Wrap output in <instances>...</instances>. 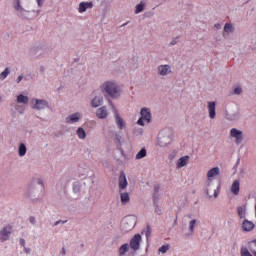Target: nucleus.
Here are the masks:
<instances>
[{
	"instance_id": "38",
	"label": "nucleus",
	"mask_w": 256,
	"mask_h": 256,
	"mask_svg": "<svg viewBox=\"0 0 256 256\" xmlns=\"http://www.w3.org/2000/svg\"><path fill=\"white\" fill-rule=\"evenodd\" d=\"M143 9H144L143 3L137 4L135 13L139 14V13H141V11H143Z\"/></svg>"
},
{
	"instance_id": "52",
	"label": "nucleus",
	"mask_w": 256,
	"mask_h": 256,
	"mask_svg": "<svg viewBox=\"0 0 256 256\" xmlns=\"http://www.w3.org/2000/svg\"><path fill=\"white\" fill-rule=\"evenodd\" d=\"M21 243L24 245V244H25V240L22 239V240H21Z\"/></svg>"
},
{
	"instance_id": "55",
	"label": "nucleus",
	"mask_w": 256,
	"mask_h": 256,
	"mask_svg": "<svg viewBox=\"0 0 256 256\" xmlns=\"http://www.w3.org/2000/svg\"><path fill=\"white\" fill-rule=\"evenodd\" d=\"M188 218L191 219V215H188Z\"/></svg>"
},
{
	"instance_id": "22",
	"label": "nucleus",
	"mask_w": 256,
	"mask_h": 256,
	"mask_svg": "<svg viewBox=\"0 0 256 256\" xmlns=\"http://www.w3.org/2000/svg\"><path fill=\"white\" fill-rule=\"evenodd\" d=\"M188 163H189V156H183L178 159V161L176 163V167H177V169H181L183 167H186V165H188Z\"/></svg>"
},
{
	"instance_id": "25",
	"label": "nucleus",
	"mask_w": 256,
	"mask_h": 256,
	"mask_svg": "<svg viewBox=\"0 0 256 256\" xmlns=\"http://www.w3.org/2000/svg\"><path fill=\"white\" fill-rule=\"evenodd\" d=\"M240 182L239 180H234L232 185L230 186V191L233 195H239Z\"/></svg>"
},
{
	"instance_id": "6",
	"label": "nucleus",
	"mask_w": 256,
	"mask_h": 256,
	"mask_svg": "<svg viewBox=\"0 0 256 256\" xmlns=\"http://www.w3.org/2000/svg\"><path fill=\"white\" fill-rule=\"evenodd\" d=\"M135 225H137V217L126 216L122 220L121 231L124 233H129V231H133V229H135Z\"/></svg>"
},
{
	"instance_id": "54",
	"label": "nucleus",
	"mask_w": 256,
	"mask_h": 256,
	"mask_svg": "<svg viewBox=\"0 0 256 256\" xmlns=\"http://www.w3.org/2000/svg\"><path fill=\"white\" fill-rule=\"evenodd\" d=\"M155 212H156V213H159V209H156Z\"/></svg>"
},
{
	"instance_id": "47",
	"label": "nucleus",
	"mask_w": 256,
	"mask_h": 256,
	"mask_svg": "<svg viewBox=\"0 0 256 256\" xmlns=\"http://www.w3.org/2000/svg\"><path fill=\"white\" fill-rule=\"evenodd\" d=\"M175 155H177V152H174L173 154H170L169 159H171V160L175 159Z\"/></svg>"
},
{
	"instance_id": "21",
	"label": "nucleus",
	"mask_w": 256,
	"mask_h": 256,
	"mask_svg": "<svg viewBox=\"0 0 256 256\" xmlns=\"http://www.w3.org/2000/svg\"><path fill=\"white\" fill-rule=\"evenodd\" d=\"M16 103L23 105L24 107L29 105V96H25L24 94H19L16 97Z\"/></svg>"
},
{
	"instance_id": "46",
	"label": "nucleus",
	"mask_w": 256,
	"mask_h": 256,
	"mask_svg": "<svg viewBox=\"0 0 256 256\" xmlns=\"http://www.w3.org/2000/svg\"><path fill=\"white\" fill-rule=\"evenodd\" d=\"M38 7L43 6V0H36Z\"/></svg>"
},
{
	"instance_id": "2",
	"label": "nucleus",
	"mask_w": 256,
	"mask_h": 256,
	"mask_svg": "<svg viewBox=\"0 0 256 256\" xmlns=\"http://www.w3.org/2000/svg\"><path fill=\"white\" fill-rule=\"evenodd\" d=\"M37 185H39V187ZM37 185H31L25 191L26 197L32 201H41V199H43V180L38 178Z\"/></svg>"
},
{
	"instance_id": "10",
	"label": "nucleus",
	"mask_w": 256,
	"mask_h": 256,
	"mask_svg": "<svg viewBox=\"0 0 256 256\" xmlns=\"http://www.w3.org/2000/svg\"><path fill=\"white\" fill-rule=\"evenodd\" d=\"M230 137L235 140L236 145H241V143H243V139H245L243 131L237 128H232L230 130Z\"/></svg>"
},
{
	"instance_id": "18",
	"label": "nucleus",
	"mask_w": 256,
	"mask_h": 256,
	"mask_svg": "<svg viewBox=\"0 0 256 256\" xmlns=\"http://www.w3.org/2000/svg\"><path fill=\"white\" fill-rule=\"evenodd\" d=\"M103 96H95L91 101H90V107L93 109H97V107H101L103 105Z\"/></svg>"
},
{
	"instance_id": "14",
	"label": "nucleus",
	"mask_w": 256,
	"mask_h": 256,
	"mask_svg": "<svg viewBox=\"0 0 256 256\" xmlns=\"http://www.w3.org/2000/svg\"><path fill=\"white\" fill-rule=\"evenodd\" d=\"M130 247L133 251H139L141 247V235L135 234L133 238L130 240Z\"/></svg>"
},
{
	"instance_id": "27",
	"label": "nucleus",
	"mask_w": 256,
	"mask_h": 256,
	"mask_svg": "<svg viewBox=\"0 0 256 256\" xmlns=\"http://www.w3.org/2000/svg\"><path fill=\"white\" fill-rule=\"evenodd\" d=\"M18 155H19V157H25V155H27V146L25 145V143L19 144Z\"/></svg>"
},
{
	"instance_id": "30",
	"label": "nucleus",
	"mask_w": 256,
	"mask_h": 256,
	"mask_svg": "<svg viewBox=\"0 0 256 256\" xmlns=\"http://www.w3.org/2000/svg\"><path fill=\"white\" fill-rule=\"evenodd\" d=\"M14 9H16V11H18V13H23L25 11V8L23 6H21L20 0H15Z\"/></svg>"
},
{
	"instance_id": "50",
	"label": "nucleus",
	"mask_w": 256,
	"mask_h": 256,
	"mask_svg": "<svg viewBox=\"0 0 256 256\" xmlns=\"http://www.w3.org/2000/svg\"><path fill=\"white\" fill-rule=\"evenodd\" d=\"M215 27L216 29H221V24H216Z\"/></svg>"
},
{
	"instance_id": "44",
	"label": "nucleus",
	"mask_w": 256,
	"mask_h": 256,
	"mask_svg": "<svg viewBox=\"0 0 256 256\" xmlns=\"http://www.w3.org/2000/svg\"><path fill=\"white\" fill-rule=\"evenodd\" d=\"M66 222H67V221H61V220H59V221H56V222L54 223V225H55V227H57V225H59V224H61V223H62V225H65Z\"/></svg>"
},
{
	"instance_id": "7",
	"label": "nucleus",
	"mask_w": 256,
	"mask_h": 256,
	"mask_svg": "<svg viewBox=\"0 0 256 256\" xmlns=\"http://www.w3.org/2000/svg\"><path fill=\"white\" fill-rule=\"evenodd\" d=\"M224 117L227 121H239L241 119V110L236 106L230 107L224 111Z\"/></svg>"
},
{
	"instance_id": "32",
	"label": "nucleus",
	"mask_w": 256,
	"mask_h": 256,
	"mask_svg": "<svg viewBox=\"0 0 256 256\" xmlns=\"http://www.w3.org/2000/svg\"><path fill=\"white\" fill-rule=\"evenodd\" d=\"M147 157V150L145 148H142L135 156V159H143Z\"/></svg>"
},
{
	"instance_id": "36",
	"label": "nucleus",
	"mask_w": 256,
	"mask_h": 256,
	"mask_svg": "<svg viewBox=\"0 0 256 256\" xmlns=\"http://www.w3.org/2000/svg\"><path fill=\"white\" fill-rule=\"evenodd\" d=\"M243 93V88H241L240 86H236L233 89V94L234 95H241Z\"/></svg>"
},
{
	"instance_id": "16",
	"label": "nucleus",
	"mask_w": 256,
	"mask_h": 256,
	"mask_svg": "<svg viewBox=\"0 0 256 256\" xmlns=\"http://www.w3.org/2000/svg\"><path fill=\"white\" fill-rule=\"evenodd\" d=\"M95 115L97 119H107L109 117V109L107 106H102L96 110Z\"/></svg>"
},
{
	"instance_id": "51",
	"label": "nucleus",
	"mask_w": 256,
	"mask_h": 256,
	"mask_svg": "<svg viewBox=\"0 0 256 256\" xmlns=\"http://www.w3.org/2000/svg\"><path fill=\"white\" fill-rule=\"evenodd\" d=\"M252 245H254V247H256V239L252 241Z\"/></svg>"
},
{
	"instance_id": "5",
	"label": "nucleus",
	"mask_w": 256,
	"mask_h": 256,
	"mask_svg": "<svg viewBox=\"0 0 256 256\" xmlns=\"http://www.w3.org/2000/svg\"><path fill=\"white\" fill-rule=\"evenodd\" d=\"M108 103L111 106V109L113 110L114 121L119 131H123V129H127V123L125 122L123 117H121V114H119V111L117 110V107H115V104H113L111 100H109Z\"/></svg>"
},
{
	"instance_id": "19",
	"label": "nucleus",
	"mask_w": 256,
	"mask_h": 256,
	"mask_svg": "<svg viewBox=\"0 0 256 256\" xmlns=\"http://www.w3.org/2000/svg\"><path fill=\"white\" fill-rule=\"evenodd\" d=\"M141 118L147 123H151V110L149 108H142L140 111Z\"/></svg>"
},
{
	"instance_id": "34",
	"label": "nucleus",
	"mask_w": 256,
	"mask_h": 256,
	"mask_svg": "<svg viewBox=\"0 0 256 256\" xmlns=\"http://www.w3.org/2000/svg\"><path fill=\"white\" fill-rule=\"evenodd\" d=\"M121 201L124 205L129 201V193L124 192L121 194Z\"/></svg>"
},
{
	"instance_id": "11",
	"label": "nucleus",
	"mask_w": 256,
	"mask_h": 256,
	"mask_svg": "<svg viewBox=\"0 0 256 256\" xmlns=\"http://www.w3.org/2000/svg\"><path fill=\"white\" fill-rule=\"evenodd\" d=\"M81 119H83V114H81L80 112H76L68 115L64 121L66 125H75V123H79Z\"/></svg>"
},
{
	"instance_id": "12",
	"label": "nucleus",
	"mask_w": 256,
	"mask_h": 256,
	"mask_svg": "<svg viewBox=\"0 0 256 256\" xmlns=\"http://www.w3.org/2000/svg\"><path fill=\"white\" fill-rule=\"evenodd\" d=\"M220 174H221V169L219 167H214L207 172L206 181L212 182V183H217V180L215 178L219 177Z\"/></svg>"
},
{
	"instance_id": "53",
	"label": "nucleus",
	"mask_w": 256,
	"mask_h": 256,
	"mask_svg": "<svg viewBox=\"0 0 256 256\" xmlns=\"http://www.w3.org/2000/svg\"><path fill=\"white\" fill-rule=\"evenodd\" d=\"M1 101H3V97L0 96V103H1Z\"/></svg>"
},
{
	"instance_id": "45",
	"label": "nucleus",
	"mask_w": 256,
	"mask_h": 256,
	"mask_svg": "<svg viewBox=\"0 0 256 256\" xmlns=\"http://www.w3.org/2000/svg\"><path fill=\"white\" fill-rule=\"evenodd\" d=\"M23 74H21L20 76L17 77L16 79V83H19L20 81H23Z\"/></svg>"
},
{
	"instance_id": "29",
	"label": "nucleus",
	"mask_w": 256,
	"mask_h": 256,
	"mask_svg": "<svg viewBox=\"0 0 256 256\" xmlns=\"http://www.w3.org/2000/svg\"><path fill=\"white\" fill-rule=\"evenodd\" d=\"M13 107L15 111H17L20 115H23V113H25V106L23 104H19V102L13 104Z\"/></svg>"
},
{
	"instance_id": "40",
	"label": "nucleus",
	"mask_w": 256,
	"mask_h": 256,
	"mask_svg": "<svg viewBox=\"0 0 256 256\" xmlns=\"http://www.w3.org/2000/svg\"><path fill=\"white\" fill-rule=\"evenodd\" d=\"M134 133H135V135H137V136L143 135V129H142V128H135V129H134Z\"/></svg>"
},
{
	"instance_id": "26",
	"label": "nucleus",
	"mask_w": 256,
	"mask_h": 256,
	"mask_svg": "<svg viewBox=\"0 0 256 256\" xmlns=\"http://www.w3.org/2000/svg\"><path fill=\"white\" fill-rule=\"evenodd\" d=\"M198 223H199V220H197V219H193L189 222L188 230H189L190 235H193V233H195V227H197Z\"/></svg>"
},
{
	"instance_id": "15",
	"label": "nucleus",
	"mask_w": 256,
	"mask_h": 256,
	"mask_svg": "<svg viewBox=\"0 0 256 256\" xmlns=\"http://www.w3.org/2000/svg\"><path fill=\"white\" fill-rule=\"evenodd\" d=\"M216 107L217 103L215 101H210L207 103L209 119H215V117H217Z\"/></svg>"
},
{
	"instance_id": "9",
	"label": "nucleus",
	"mask_w": 256,
	"mask_h": 256,
	"mask_svg": "<svg viewBox=\"0 0 256 256\" xmlns=\"http://www.w3.org/2000/svg\"><path fill=\"white\" fill-rule=\"evenodd\" d=\"M156 72L159 77H169V75H173V67L169 64H161L157 66Z\"/></svg>"
},
{
	"instance_id": "39",
	"label": "nucleus",
	"mask_w": 256,
	"mask_h": 256,
	"mask_svg": "<svg viewBox=\"0 0 256 256\" xmlns=\"http://www.w3.org/2000/svg\"><path fill=\"white\" fill-rule=\"evenodd\" d=\"M181 39L180 36H176L175 38H173L170 42V45H177V43H179V40Z\"/></svg>"
},
{
	"instance_id": "1",
	"label": "nucleus",
	"mask_w": 256,
	"mask_h": 256,
	"mask_svg": "<svg viewBox=\"0 0 256 256\" xmlns=\"http://www.w3.org/2000/svg\"><path fill=\"white\" fill-rule=\"evenodd\" d=\"M100 91L111 99H119L121 97V86L115 80H106L100 85Z\"/></svg>"
},
{
	"instance_id": "23",
	"label": "nucleus",
	"mask_w": 256,
	"mask_h": 256,
	"mask_svg": "<svg viewBox=\"0 0 256 256\" xmlns=\"http://www.w3.org/2000/svg\"><path fill=\"white\" fill-rule=\"evenodd\" d=\"M119 187L120 189H127V176L125 172H121L119 176Z\"/></svg>"
},
{
	"instance_id": "20",
	"label": "nucleus",
	"mask_w": 256,
	"mask_h": 256,
	"mask_svg": "<svg viewBox=\"0 0 256 256\" xmlns=\"http://www.w3.org/2000/svg\"><path fill=\"white\" fill-rule=\"evenodd\" d=\"M87 9H93V2H80L78 11L80 13H85Z\"/></svg>"
},
{
	"instance_id": "28",
	"label": "nucleus",
	"mask_w": 256,
	"mask_h": 256,
	"mask_svg": "<svg viewBox=\"0 0 256 256\" xmlns=\"http://www.w3.org/2000/svg\"><path fill=\"white\" fill-rule=\"evenodd\" d=\"M76 135L78 136L79 139L83 140V139H87V132H85V129H83V127H79L76 130Z\"/></svg>"
},
{
	"instance_id": "17",
	"label": "nucleus",
	"mask_w": 256,
	"mask_h": 256,
	"mask_svg": "<svg viewBox=\"0 0 256 256\" xmlns=\"http://www.w3.org/2000/svg\"><path fill=\"white\" fill-rule=\"evenodd\" d=\"M241 229L244 233H250L253 229H255V224L247 219L242 222Z\"/></svg>"
},
{
	"instance_id": "48",
	"label": "nucleus",
	"mask_w": 256,
	"mask_h": 256,
	"mask_svg": "<svg viewBox=\"0 0 256 256\" xmlns=\"http://www.w3.org/2000/svg\"><path fill=\"white\" fill-rule=\"evenodd\" d=\"M150 236H151V230L149 228H147L146 237H150Z\"/></svg>"
},
{
	"instance_id": "37",
	"label": "nucleus",
	"mask_w": 256,
	"mask_h": 256,
	"mask_svg": "<svg viewBox=\"0 0 256 256\" xmlns=\"http://www.w3.org/2000/svg\"><path fill=\"white\" fill-rule=\"evenodd\" d=\"M168 251H169V244L163 245L162 247H160L158 249V252L159 253H163V254L167 253Z\"/></svg>"
},
{
	"instance_id": "31",
	"label": "nucleus",
	"mask_w": 256,
	"mask_h": 256,
	"mask_svg": "<svg viewBox=\"0 0 256 256\" xmlns=\"http://www.w3.org/2000/svg\"><path fill=\"white\" fill-rule=\"evenodd\" d=\"M9 73H11V70L9 68H5L4 71L0 73V81H5L9 76Z\"/></svg>"
},
{
	"instance_id": "41",
	"label": "nucleus",
	"mask_w": 256,
	"mask_h": 256,
	"mask_svg": "<svg viewBox=\"0 0 256 256\" xmlns=\"http://www.w3.org/2000/svg\"><path fill=\"white\" fill-rule=\"evenodd\" d=\"M145 119L139 118L137 121V125H140L141 127H145Z\"/></svg>"
},
{
	"instance_id": "43",
	"label": "nucleus",
	"mask_w": 256,
	"mask_h": 256,
	"mask_svg": "<svg viewBox=\"0 0 256 256\" xmlns=\"http://www.w3.org/2000/svg\"><path fill=\"white\" fill-rule=\"evenodd\" d=\"M60 255L61 256L67 255V250L65 249V247H63L62 250L60 251Z\"/></svg>"
},
{
	"instance_id": "3",
	"label": "nucleus",
	"mask_w": 256,
	"mask_h": 256,
	"mask_svg": "<svg viewBox=\"0 0 256 256\" xmlns=\"http://www.w3.org/2000/svg\"><path fill=\"white\" fill-rule=\"evenodd\" d=\"M173 141V131L169 128H165L162 131H160L158 135V141L157 145L158 147H168V145H171Z\"/></svg>"
},
{
	"instance_id": "4",
	"label": "nucleus",
	"mask_w": 256,
	"mask_h": 256,
	"mask_svg": "<svg viewBox=\"0 0 256 256\" xmlns=\"http://www.w3.org/2000/svg\"><path fill=\"white\" fill-rule=\"evenodd\" d=\"M205 194L210 199L219 197V182H205Z\"/></svg>"
},
{
	"instance_id": "42",
	"label": "nucleus",
	"mask_w": 256,
	"mask_h": 256,
	"mask_svg": "<svg viewBox=\"0 0 256 256\" xmlns=\"http://www.w3.org/2000/svg\"><path fill=\"white\" fill-rule=\"evenodd\" d=\"M29 223H31V225H35V223H37V221L35 220V217L30 216L29 217Z\"/></svg>"
},
{
	"instance_id": "13",
	"label": "nucleus",
	"mask_w": 256,
	"mask_h": 256,
	"mask_svg": "<svg viewBox=\"0 0 256 256\" xmlns=\"http://www.w3.org/2000/svg\"><path fill=\"white\" fill-rule=\"evenodd\" d=\"M11 233H13V227L11 226H5L0 230V241L2 243H5V241H9V238L11 237Z\"/></svg>"
},
{
	"instance_id": "35",
	"label": "nucleus",
	"mask_w": 256,
	"mask_h": 256,
	"mask_svg": "<svg viewBox=\"0 0 256 256\" xmlns=\"http://www.w3.org/2000/svg\"><path fill=\"white\" fill-rule=\"evenodd\" d=\"M224 31L225 33H233V24H225Z\"/></svg>"
},
{
	"instance_id": "24",
	"label": "nucleus",
	"mask_w": 256,
	"mask_h": 256,
	"mask_svg": "<svg viewBox=\"0 0 256 256\" xmlns=\"http://www.w3.org/2000/svg\"><path fill=\"white\" fill-rule=\"evenodd\" d=\"M239 219H245L247 217V205H242L237 208Z\"/></svg>"
},
{
	"instance_id": "33",
	"label": "nucleus",
	"mask_w": 256,
	"mask_h": 256,
	"mask_svg": "<svg viewBox=\"0 0 256 256\" xmlns=\"http://www.w3.org/2000/svg\"><path fill=\"white\" fill-rule=\"evenodd\" d=\"M129 251V244H124L120 247L119 249V254L120 255H125V253H127Z\"/></svg>"
},
{
	"instance_id": "49",
	"label": "nucleus",
	"mask_w": 256,
	"mask_h": 256,
	"mask_svg": "<svg viewBox=\"0 0 256 256\" xmlns=\"http://www.w3.org/2000/svg\"><path fill=\"white\" fill-rule=\"evenodd\" d=\"M250 251H251L252 254H254V256H256V250L255 249L251 248Z\"/></svg>"
},
{
	"instance_id": "8",
	"label": "nucleus",
	"mask_w": 256,
	"mask_h": 256,
	"mask_svg": "<svg viewBox=\"0 0 256 256\" xmlns=\"http://www.w3.org/2000/svg\"><path fill=\"white\" fill-rule=\"evenodd\" d=\"M30 107L34 111H45L49 107V102L45 99L32 98L30 101Z\"/></svg>"
}]
</instances>
